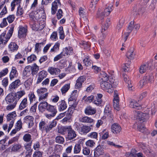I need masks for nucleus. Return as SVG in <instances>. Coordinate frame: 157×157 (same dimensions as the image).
Returning a JSON list of instances; mask_svg holds the SVG:
<instances>
[{
  "instance_id": "obj_28",
  "label": "nucleus",
  "mask_w": 157,
  "mask_h": 157,
  "mask_svg": "<svg viewBox=\"0 0 157 157\" xmlns=\"http://www.w3.org/2000/svg\"><path fill=\"white\" fill-rule=\"evenodd\" d=\"M27 99L26 98H24L21 101L19 106V109L22 110L25 108L27 106Z\"/></svg>"
},
{
  "instance_id": "obj_57",
  "label": "nucleus",
  "mask_w": 157,
  "mask_h": 157,
  "mask_svg": "<svg viewBox=\"0 0 157 157\" xmlns=\"http://www.w3.org/2000/svg\"><path fill=\"white\" fill-rule=\"evenodd\" d=\"M21 147V145L19 144H15L12 147V150L13 151H17Z\"/></svg>"
},
{
  "instance_id": "obj_59",
  "label": "nucleus",
  "mask_w": 157,
  "mask_h": 157,
  "mask_svg": "<svg viewBox=\"0 0 157 157\" xmlns=\"http://www.w3.org/2000/svg\"><path fill=\"white\" fill-rule=\"evenodd\" d=\"M33 80L31 78H29L24 83V85L26 88H28L30 85L31 84Z\"/></svg>"
},
{
  "instance_id": "obj_53",
  "label": "nucleus",
  "mask_w": 157,
  "mask_h": 157,
  "mask_svg": "<svg viewBox=\"0 0 157 157\" xmlns=\"http://www.w3.org/2000/svg\"><path fill=\"white\" fill-rule=\"evenodd\" d=\"M82 153L85 155H88L90 153V149L88 147H84L82 150Z\"/></svg>"
},
{
  "instance_id": "obj_9",
  "label": "nucleus",
  "mask_w": 157,
  "mask_h": 157,
  "mask_svg": "<svg viewBox=\"0 0 157 157\" xmlns=\"http://www.w3.org/2000/svg\"><path fill=\"white\" fill-rule=\"evenodd\" d=\"M152 64L151 63H147L141 65L139 71L141 74L148 72L151 69Z\"/></svg>"
},
{
  "instance_id": "obj_56",
  "label": "nucleus",
  "mask_w": 157,
  "mask_h": 157,
  "mask_svg": "<svg viewBox=\"0 0 157 157\" xmlns=\"http://www.w3.org/2000/svg\"><path fill=\"white\" fill-rule=\"evenodd\" d=\"M83 63L86 66L88 67L90 66L91 64L90 60L89 59L88 57L86 58L83 60Z\"/></svg>"
},
{
  "instance_id": "obj_14",
  "label": "nucleus",
  "mask_w": 157,
  "mask_h": 157,
  "mask_svg": "<svg viewBox=\"0 0 157 157\" xmlns=\"http://www.w3.org/2000/svg\"><path fill=\"white\" fill-rule=\"evenodd\" d=\"M27 29L26 28L20 26L19 27V30L18 32V36L20 38H24L26 35Z\"/></svg>"
},
{
  "instance_id": "obj_21",
  "label": "nucleus",
  "mask_w": 157,
  "mask_h": 157,
  "mask_svg": "<svg viewBox=\"0 0 157 157\" xmlns=\"http://www.w3.org/2000/svg\"><path fill=\"white\" fill-rule=\"evenodd\" d=\"M91 130L90 126L86 125H83L81 127V128L78 130L79 132L81 134H86L89 132Z\"/></svg>"
},
{
  "instance_id": "obj_44",
  "label": "nucleus",
  "mask_w": 157,
  "mask_h": 157,
  "mask_svg": "<svg viewBox=\"0 0 157 157\" xmlns=\"http://www.w3.org/2000/svg\"><path fill=\"white\" fill-rule=\"evenodd\" d=\"M134 22L133 21H131L129 23L128 27V32H131L134 28Z\"/></svg>"
},
{
  "instance_id": "obj_39",
  "label": "nucleus",
  "mask_w": 157,
  "mask_h": 157,
  "mask_svg": "<svg viewBox=\"0 0 157 157\" xmlns=\"http://www.w3.org/2000/svg\"><path fill=\"white\" fill-rule=\"evenodd\" d=\"M55 141L58 144H63L64 142V139L62 136H58L56 137Z\"/></svg>"
},
{
  "instance_id": "obj_49",
  "label": "nucleus",
  "mask_w": 157,
  "mask_h": 157,
  "mask_svg": "<svg viewBox=\"0 0 157 157\" xmlns=\"http://www.w3.org/2000/svg\"><path fill=\"white\" fill-rule=\"evenodd\" d=\"M100 12V9H99L97 13V17L100 18L101 20H102L104 17L106 16L105 15V14L103 12L101 13Z\"/></svg>"
},
{
  "instance_id": "obj_12",
  "label": "nucleus",
  "mask_w": 157,
  "mask_h": 157,
  "mask_svg": "<svg viewBox=\"0 0 157 157\" xmlns=\"http://www.w3.org/2000/svg\"><path fill=\"white\" fill-rule=\"evenodd\" d=\"M33 117L31 116H27L24 119V122L29 125V128H31L34 124Z\"/></svg>"
},
{
  "instance_id": "obj_10",
  "label": "nucleus",
  "mask_w": 157,
  "mask_h": 157,
  "mask_svg": "<svg viewBox=\"0 0 157 157\" xmlns=\"http://www.w3.org/2000/svg\"><path fill=\"white\" fill-rule=\"evenodd\" d=\"M21 84L20 80L17 79L12 82L9 86L8 90L11 92L14 91V90L17 88Z\"/></svg>"
},
{
  "instance_id": "obj_43",
  "label": "nucleus",
  "mask_w": 157,
  "mask_h": 157,
  "mask_svg": "<svg viewBox=\"0 0 157 157\" xmlns=\"http://www.w3.org/2000/svg\"><path fill=\"white\" fill-rule=\"evenodd\" d=\"M83 99L86 102L90 103L94 100V96L93 95H91L86 97V96H84L83 98Z\"/></svg>"
},
{
  "instance_id": "obj_35",
  "label": "nucleus",
  "mask_w": 157,
  "mask_h": 157,
  "mask_svg": "<svg viewBox=\"0 0 157 157\" xmlns=\"http://www.w3.org/2000/svg\"><path fill=\"white\" fill-rule=\"evenodd\" d=\"M35 19L40 21L41 20H44V15H42V12L39 11V12H37L35 14Z\"/></svg>"
},
{
  "instance_id": "obj_41",
  "label": "nucleus",
  "mask_w": 157,
  "mask_h": 157,
  "mask_svg": "<svg viewBox=\"0 0 157 157\" xmlns=\"http://www.w3.org/2000/svg\"><path fill=\"white\" fill-rule=\"evenodd\" d=\"M23 140L29 143L31 142V141H32L31 136L29 133L26 134L24 136Z\"/></svg>"
},
{
  "instance_id": "obj_32",
  "label": "nucleus",
  "mask_w": 157,
  "mask_h": 157,
  "mask_svg": "<svg viewBox=\"0 0 157 157\" xmlns=\"http://www.w3.org/2000/svg\"><path fill=\"white\" fill-rule=\"evenodd\" d=\"M9 47L10 51L13 52L17 50L18 46L15 43L12 42L9 45Z\"/></svg>"
},
{
  "instance_id": "obj_29",
  "label": "nucleus",
  "mask_w": 157,
  "mask_h": 157,
  "mask_svg": "<svg viewBox=\"0 0 157 157\" xmlns=\"http://www.w3.org/2000/svg\"><path fill=\"white\" fill-rule=\"evenodd\" d=\"M16 101H18L25 94V92L24 90H22L14 93Z\"/></svg>"
},
{
  "instance_id": "obj_47",
  "label": "nucleus",
  "mask_w": 157,
  "mask_h": 157,
  "mask_svg": "<svg viewBox=\"0 0 157 157\" xmlns=\"http://www.w3.org/2000/svg\"><path fill=\"white\" fill-rule=\"evenodd\" d=\"M112 6H113L111 5V6H108V7L105 8L103 12L105 14V15L108 16L109 14L110 13L112 10Z\"/></svg>"
},
{
  "instance_id": "obj_5",
  "label": "nucleus",
  "mask_w": 157,
  "mask_h": 157,
  "mask_svg": "<svg viewBox=\"0 0 157 157\" xmlns=\"http://www.w3.org/2000/svg\"><path fill=\"white\" fill-rule=\"evenodd\" d=\"M63 130L67 132V138L69 140H72L76 136L75 132L72 128L71 126L66 127L63 129Z\"/></svg>"
},
{
  "instance_id": "obj_24",
  "label": "nucleus",
  "mask_w": 157,
  "mask_h": 157,
  "mask_svg": "<svg viewBox=\"0 0 157 157\" xmlns=\"http://www.w3.org/2000/svg\"><path fill=\"white\" fill-rule=\"evenodd\" d=\"M57 2L59 4L61 5L59 0H56L52 3V13L53 14L55 13L57 9Z\"/></svg>"
},
{
  "instance_id": "obj_18",
  "label": "nucleus",
  "mask_w": 157,
  "mask_h": 157,
  "mask_svg": "<svg viewBox=\"0 0 157 157\" xmlns=\"http://www.w3.org/2000/svg\"><path fill=\"white\" fill-rule=\"evenodd\" d=\"M104 153L102 148L99 145L98 146L95 148L94 152V155L95 157L103 155Z\"/></svg>"
},
{
  "instance_id": "obj_8",
  "label": "nucleus",
  "mask_w": 157,
  "mask_h": 157,
  "mask_svg": "<svg viewBox=\"0 0 157 157\" xmlns=\"http://www.w3.org/2000/svg\"><path fill=\"white\" fill-rule=\"evenodd\" d=\"M16 116V114L15 112H12L9 114L7 116V121H11L9 125L8 129V132L11 129L13 125L14 122V118Z\"/></svg>"
},
{
  "instance_id": "obj_13",
  "label": "nucleus",
  "mask_w": 157,
  "mask_h": 157,
  "mask_svg": "<svg viewBox=\"0 0 157 157\" xmlns=\"http://www.w3.org/2000/svg\"><path fill=\"white\" fill-rule=\"evenodd\" d=\"M6 100L7 103H10L14 101V102H16L17 103V101H16L15 97L14 94V93L11 92L8 94L6 98Z\"/></svg>"
},
{
  "instance_id": "obj_34",
  "label": "nucleus",
  "mask_w": 157,
  "mask_h": 157,
  "mask_svg": "<svg viewBox=\"0 0 157 157\" xmlns=\"http://www.w3.org/2000/svg\"><path fill=\"white\" fill-rule=\"evenodd\" d=\"M100 78L102 81H106L109 78V76L105 72L101 71L100 73Z\"/></svg>"
},
{
  "instance_id": "obj_27",
  "label": "nucleus",
  "mask_w": 157,
  "mask_h": 157,
  "mask_svg": "<svg viewBox=\"0 0 157 157\" xmlns=\"http://www.w3.org/2000/svg\"><path fill=\"white\" fill-rule=\"evenodd\" d=\"M49 105L45 101L41 102L38 106L39 110L41 111H44L45 109L47 110V107H48Z\"/></svg>"
},
{
  "instance_id": "obj_42",
  "label": "nucleus",
  "mask_w": 157,
  "mask_h": 157,
  "mask_svg": "<svg viewBox=\"0 0 157 157\" xmlns=\"http://www.w3.org/2000/svg\"><path fill=\"white\" fill-rule=\"evenodd\" d=\"M59 38L61 40L65 38V35L63 31V27L62 26L60 27L59 29Z\"/></svg>"
},
{
  "instance_id": "obj_45",
  "label": "nucleus",
  "mask_w": 157,
  "mask_h": 157,
  "mask_svg": "<svg viewBox=\"0 0 157 157\" xmlns=\"http://www.w3.org/2000/svg\"><path fill=\"white\" fill-rule=\"evenodd\" d=\"M5 139H3L0 141V150L3 151L6 148V145L5 144L6 142Z\"/></svg>"
},
{
  "instance_id": "obj_6",
  "label": "nucleus",
  "mask_w": 157,
  "mask_h": 157,
  "mask_svg": "<svg viewBox=\"0 0 157 157\" xmlns=\"http://www.w3.org/2000/svg\"><path fill=\"white\" fill-rule=\"evenodd\" d=\"M47 91V89L42 88L37 90V92L39 96V101H40L42 100L45 99L47 98L48 94V93L46 92Z\"/></svg>"
},
{
  "instance_id": "obj_33",
  "label": "nucleus",
  "mask_w": 157,
  "mask_h": 157,
  "mask_svg": "<svg viewBox=\"0 0 157 157\" xmlns=\"http://www.w3.org/2000/svg\"><path fill=\"white\" fill-rule=\"evenodd\" d=\"M47 110L51 113L56 115L57 113V110L54 106L50 105L48 106Z\"/></svg>"
},
{
  "instance_id": "obj_7",
  "label": "nucleus",
  "mask_w": 157,
  "mask_h": 157,
  "mask_svg": "<svg viewBox=\"0 0 157 157\" xmlns=\"http://www.w3.org/2000/svg\"><path fill=\"white\" fill-rule=\"evenodd\" d=\"M113 105L115 109L117 110H120V107L119 105V98L118 97V93L117 90L114 91Z\"/></svg>"
},
{
  "instance_id": "obj_3",
  "label": "nucleus",
  "mask_w": 157,
  "mask_h": 157,
  "mask_svg": "<svg viewBox=\"0 0 157 157\" xmlns=\"http://www.w3.org/2000/svg\"><path fill=\"white\" fill-rule=\"evenodd\" d=\"M135 119L138 120L141 122H144L148 120V115L147 114L143 113L139 111L134 112Z\"/></svg>"
},
{
  "instance_id": "obj_63",
  "label": "nucleus",
  "mask_w": 157,
  "mask_h": 157,
  "mask_svg": "<svg viewBox=\"0 0 157 157\" xmlns=\"http://www.w3.org/2000/svg\"><path fill=\"white\" fill-rule=\"evenodd\" d=\"M17 103L16 102H14L13 104L8 105L6 109L8 110H10L13 109L15 107Z\"/></svg>"
},
{
  "instance_id": "obj_23",
  "label": "nucleus",
  "mask_w": 157,
  "mask_h": 157,
  "mask_svg": "<svg viewBox=\"0 0 157 157\" xmlns=\"http://www.w3.org/2000/svg\"><path fill=\"white\" fill-rule=\"evenodd\" d=\"M134 49L133 48H130L127 52L126 56L127 58L132 59H133L135 55V54L134 52Z\"/></svg>"
},
{
  "instance_id": "obj_52",
  "label": "nucleus",
  "mask_w": 157,
  "mask_h": 157,
  "mask_svg": "<svg viewBox=\"0 0 157 157\" xmlns=\"http://www.w3.org/2000/svg\"><path fill=\"white\" fill-rule=\"evenodd\" d=\"M36 59V56L34 54H32L27 58L28 61L29 63H31L35 60Z\"/></svg>"
},
{
  "instance_id": "obj_11",
  "label": "nucleus",
  "mask_w": 157,
  "mask_h": 157,
  "mask_svg": "<svg viewBox=\"0 0 157 157\" xmlns=\"http://www.w3.org/2000/svg\"><path fill=\"white\" fill-rule=\"evenodd\" d=\"M47 72L44 70L40 71L38 73L36 84L40 83L43 79L45 78L47 76Z\"/></svg>"
},
{
  "instance_id": "obj_55",
  "label": "nucleus",
  "mask_w": 157,
  "mask_h": 157,
  "mask_svg": "<svg viewBox=\"0 0 157 157\" xmlns=\"http://www.w3.org/2000/svg\"><path fill=\"white\" fill-rule=\"evenodd\" d=\"M86 145L90 147L94 146L95 144V143L93 140H88L86 143Z\"/></svg>"
},
{
  "instance_id": "obj_40",
  "label": "nucleus",
  "mask_w": 157,
  "mask_h": 157,
  "mask_svg": "<svg viewBox=\"0 0 157 157\" xmlns=\"http://www.w3.org/2000/svg\"><path fill=\"white\" fill-rule=\"evenodd\" d=\"M81 149V145L78 144H76L74 148V153L75 154L79 153Z\"/></svg>"
},
{
  "instance_id": "obj_17",
  "label": "nucleus",
  "mask_w": 157,
  "mask_h": 157,
  "mask_svg": "<svg viewBox=\"0 0 157 157\" xmlns=\"http://www.w3.org/2000/svg\"><path fill=\"white\" fill-rule=\"evenodd\" d=\"M58 109L60 111L65 109L67 107V103L64 100H62L59 101L57 104Z\"/></svg>"
},
{
  "instance_id": "obj_25",
  "label": "nucleus",
  "mask_w": 157,
  "mask_h": 157,
  "mask_svg": "<svg viewBox=\"0 0 157 157\" xmlns=\"http://www.w3.org/2000/svg\"><path fill=\"white\" fill-rule=\"evenodd\" d=\"M31 68L29 66L26 67L23 72V76L24 79L29 77L31 74Z\"/></svg>"
},
{
  "instance_id": "obj_58",
  "label": "nucleus",
  "mask_w": 157,
  "mask_h": 157,
  "mask_svg": "<svg viewBox=\"0 0 157 157\" xmlns=\"http://www.w3.org/2000/svg\"><path fill=\"white\" fill-rule=\"evenodd\" d=\"M107 144L110 146H114L115 147L120 148L122 147V146L120 145H116L113 142H111L109 141H107Z\"/></svg>"
},
{
  "instance_id": "obj_30",
  "label": "nucleus",
  "mask_w": 157,
  "mask_h": 157,
  "mask_svg": "<svg viewBox=\"0 0 157 157\" xmlns=\"http://www.w3.org/2000/svg\"><path fill=\"white\" fill-rule=\"evenodd\" d=\"M17 75V71L15 67H13L10 75V80H12Z\"/></svg>"
},
{
  "instance_id": "obj_36",
  "label": "nucleus",
  "mask_w": 157,
  "mask_h": 157,
  "mask_svg": "<svg viewBox=\"0 0 157 157\" xmlns=\"http://www.w3.org/2000/svg\"><path fill=\"white\" fill-rule=\"evenodd\" d=\"M81 46L85 49H86L87 50H89V48L90 46V44L88 42L82 41L80 43Z\"/></svg>"
},
{
  "instance_id": "obj_4",
  "label": "nucleus",
  "mask_w": 157,
  "mask_h": 157,
  "mask_svg": "<svg viewBox=\"0 0 157 157\" xmlns=\"http://www.w3.org/2000/svg\"><path fill=\"white\" fill-rule=\"evenodd\" d=\"M153 80V76L151 74L147 75L143 77V79L140 82V86L141 88L148 83H151Z\"/></svg>"
},
{
  "instance_id": "obj_48",
  "label": "nucleus",
  "mask_w": 157,
  "mask_h": 157,
  "mask_svg": "<svg viewBox=\"0 0 157 157\" xmlns=\"http://www.w3.org/2000/svg\"><path fill=\"white\" fill-rule=\"evenodd\" d=\"M60 44L58 42L56 43L55 45L54 46L53 48L51 49L50 52H56L58 50L59 48Z\"/></svg>"
},
{
  "instance_id": "obj_1",
  "label": "nucleus",
  "mask_w": 157,
  "mask_h": 157,
  "mask_svg": "<svg viewBox=\"0 0 157 157\" xmlns=\"http://www.w3.org/2000/svg\"><path fill=\"white\" fill-rule=\"evenodd\" d=\"M114 79L110 78L108 80L101 81L100 86L103 90H105L109 93H112L113 90V84L114 83Z\"/></svg>"
},
{
  "instance_id": "obj_64",
  "label": "nucleus",
  "mask_w": 157,
  "mask_h": 157,
  "mask_svg": "<svg viewBox=\"0 0 157 157\" xmlns=\"http://www.w3.org/2000/svg\"><path fill=\"white\" fill-rule=\"evenodd\" d=\"M42 153L40 151H36L33 155V157H42Z\"/></svg>"
},
{
  "instance_id": "obj_15",
  "label": "nucleus",
  "mask_w": 157,
  "mask_h": 157,
  "mask_svg": "<svg viewBox=\"0 0 157 157\" xmlns=\"http://www.w3.org/2000/svg\"><path fill=\"white\" fill-rule=\"evenodd\" d=\"M39 129L42 132H49L48 125L44 121H41L39 123Z\"/></svg>"
},
{
  "instance_id": "obj_22",
  "label": "nucleus",
  "mask_w": 157,
  "mask_h": 157,
  "mask_svg": "<svg viewBox=\"0 0 157 157\" xmlns=\"http://www.w3.org/2000/svg\"><path fill=\"white\" fill-rule=\"evenodd\" d=\"M129 106L130 108L136 109H141L140 105L134 100H132L130 101Z\"/></svg>"
},
{
  "instance_id": "obj_54",
  "label": "nucleus",
  "mask_w": 157,
  "mask_h": 157,
  "mask_svg": "<svg viewBox=\"0 0 157 157\" xmlns=\"http://www.w3.org/2000/svg\"><path fill=\"white\" fill-rule=\"evenodd\" d=\"M15 15L13 14L9 15L7 18L8 22L11 23L13 22L14 21L15 18Z\"/></svg>"
},
{
  "instance_id": "obj_16",
  "label": "nucleus",
  "mask_w": 157,
  "mask_h": 157,
  "mask_svg": "<svg viewBox=\"0 0 157 157\" xmlns=\"http://www.w3.org/2000/svg\"><path fill=\"white\" fill-rule=\"evenodd\" d=\"M112 132L114 134L119 133L121 130V126L118 124H113L111 127Z\"/></svg>"
},
{
  "instance_id": "obj_60",
  "label": "nucleus",
  "mask_w": 157,
  "mask_h": 157,
  "mask_svg": "<svg viewBox=\"0 0 157 157\" xmlns=\"http://www.w3.org/2000/svg\"><path fill=\"white\" fill-rule=\"evenodd\" d=\"M57 124V122L54 120L53 121L50 125H48L49 132L52 129L55 127Z\"/></svg>"
},
{
  "instance_id": "obj_20",
  "label": "nucleus",
  "mask_w": 157,
  "mask_h": 157,
  "mask_svg": "<svg viewBox=\"0 0 157 157\" xmlns=\"http://www.w3.org/2000/svg\"><path fill=\"white\" fill-rule=\"evenodd\" d=\"M48 71L50 74L53 75H58L60 72L59 69L53 67H49Z\"/></svg>"
},
{
  "instance_id": "obj_46",
  "label": "nucleus",
  "mask_w": 157,
  "mask_h": 157,
  "mask_svg": "<svg viewBox=\"0 0 157 157\" xmlns=\"http://www.w3.org/2000/svg\"><path fill=\"white\" fill-rule=\"evenodd\" d=\"M70 85L69 84H65L61 89V91L63 94L65 93L69 89Z\"/></svg>"
},
{
  "instance_id": "obj_26",
  "label": "nucleus",
  "mask_w": 157,
  "mask_h": 157,
  "mask_svg": "<svg viewBox=\"0 0 157 157\" xmlns=\"http://www.w3.org/2000/svg\"><path fill=\"white\" fill-rule=\"evenodd\" d=\"M30 68L31 69V74L33 76L36 74L38 71L39 70V67L37 65L34 63L33 64V66H29Z\"/></svg>"
},
{
  "instance_id": "obj_62",
  "label": "nucleus",
  "mask_w": 157,
  "mask_h": 157,
  "mask_svg": "<svg viewBox=\"0 0 157 157\" xmlns=\"http://www.w3.org/2000/svg\"><path fill=\"white\" fill-rule=\"evenodd\" d=\"M8 70L7 68L2 70L0 72V78L5 76L8 73Z\"/></svg>"
},
{
  "instance_id": "obj_37",
  "label": "nucleus",
  "mask_w": 157,
  "mask_h": 157,
  "mask_svg": "<svg viewBox=\"0 0 157 157\" xmlns=\"http://www.w3.org/2000/svg\"><path fill=\"white\" fill-rule=\"evenodd\" d=\"M79 14L80 19L86 17V10L82 8H80L79 10Z\"/></svg>"
},
{
  "instance_id": "obj_38",
  "label": "nucleus",
  "mask_w": 157,
  "mask_h": 157,
  "mask_svg": "<svg viewBox=\"0 0 157 157\" xmlns=\"http://www.w3.org/2000/svg\"><path fill=\"white\" fill-rule=\"evenodd\" d=\"M77 90H75L73 92L71 95V97L68 99L69 101H76L77 96Z\"/></svg>"
},
{
  "instance_id": "obj_31",
  "label": "nucleus",
  "mask_w": 157,
  "mask_h": 157,
  "mask_svg": "<svg viewBox=\"0 0 157 157\" xmlns=\"http://www.w3.org/2000/svg\"><path fill=\"white\" fill-rule=\"evenodd\" d=\"M81 122L86 123H92L93 122V120L90 117L87 116L84 117L80 119Z\"/></svg>"
},
{
  "instance_id": "obj_50",
  "label": "nucleus",
  "mask_w": 157,
  "mask_h": 157,
  "mask_svg": "<svg viewBox=\"0 0 157 157\" xmlns=\"http://www.w3.org/2000/svg\"><path fill=\"white\" fill-rule=\"evenodd\" d=\"M98 133L95 132H91L87 135L88 137L93 139H97L98 137Z\"/></svg>"
},
{
  "instance_id": "obj_2",
  "label": "nucleus",
  "mask_w": 157,
  "mask_h": 157,
  "mask_svg": "<svg viewBox=\"0 0 157 157\" xmlns=\"http://www.w3.org/2000/svg\"><path fill=\"white\" fill-rule=\"evenodd\" d=\"M13 31V27H11L9 30L7 35L4 31L0 36V47H3L7 42L12 36Z\"/></svg>"
},
{
  "instance_id": "obj_61",
  "label": "nucleus",
  "mask_w": 157,
  "mask_h": 157,
  "mask_svg": "<svg viewBox=\"0 0 157 157\" xmlns=\"http://www.w3.org/2000/svg\"><path fill=\"white\" fill-rule=\"evenodd\" d=\"M102 102L101 99H99L96 97V99L94 100L93 101V103L94 104L97 106L100 105Z\"/></svg>"
},
{
  "instance_id": "obj_51",
  "label": "nucleus",
  "mask_w": 157,
  "mask_h": 157,
  "mask_svg": "<svg viewBox=\"0 0 157 157\" xmlns=\"http://www.w3.org/2000/svg\"><path fill=\"white\" fill-rule=\"evenodd\" d=\"M28 97L29 98L30 102L31 103L34 101L36 98V97L33 92H30L28 95Z\"/></svg>"
},
{
  "instance_id": "obj_19",
  "label": "nucleus",
  "mask_w": 157,
  "mask_h": 157,
  "mask_svg": "<svg viewBox=\"0 0 157 157\" xmlns=\"http://www.w3.org/2000/svg\"><path fill=\"white\" fill-rule=\"evenodd\" d=\"M85 113L88 115H92L95 114L96 112V109L90 106H87L85 109Z\"/></svg>"
}]
</instances>
